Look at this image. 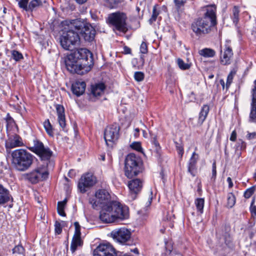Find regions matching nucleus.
I'll return each instance as SVG.
<instances>
[{
  "label": "nucleus",
  "mask_w": 256,
  "mask_h": 256,
  "mask_svg": "<svg viewBox=\"0 0 256 256\" xmlns=\"http://www.w3.org/2000/svg\"><path fill=\"white\" fill-rule=\"evenodd\" d=\"M109 193L105 190L96 192L94 198L89 199V203L95 210L101 209L100 219L104 223H112L129 217L128 208L120 202L110 200Z\"/></svg>",
  "instance_id": "f257e3e1"
},
{
  "label": "nucleus",
  "mask_w": 256,
  "mask_h": 256,
  "mask_svg": "<svg viewBox=\"0 0 256 256\" xmlns=\"http://www.w3.org/2000/svg\"><path fill=\"white\" fill-rule=\"evenodd\" d=\"M67 70L72 74L83 75L90 72L94 66L92 53L86 48H79L65 58Z\"/></svg>",
  "instance_id": "f03ea898"
},
{
  "label": "nucleus",
  "mask_w": 256,
  "mask_h": 256,
  "mask_svg": "<svg viewBox=\"0 0 256 256\" xmlns=\"http://www.w3.org/2000/svg\"><path fill=\"white\" fill-rule=\"evenodd\" d=\"M206 11L203 17L196 19L191 24V29L197 36L209 34L217 24L216 6H207Z\"/></svg>",
  "instance_id": "7ed1b4c3"
},
{
  "label": "nucleus",
  "mask_w": 256,
  "mask_h": 256,
  "mask_svg": "<svg viewBox=\"0 0 256 256\" xmlns=\"http://www.w3.org/2000/svg\"><path fill=\"white\" fill-rule=\"evenodd\" d=\"M11 155L14 166L20 172H24L30 168L36 158L31 153L22 148L14 150Z\"/></svg>",
  "instance_id": "20e7f679"
},
{
  "label": "nucleus",
  "mask_w": 256,
  "mask_h": 256,
  "mask_svg": "<svg viewBox=\"0 0 256 256\" xmlns=\"http://www.w3.org/2000/svg\"><path fill=\"white\" fill-rule=\"evenodd\" d=\"M72 20L64 22L68 28H64L60 38V46L66 50H70L72 46L78 44L80 42L78 32L74 28H72Z\"/></svg>",
  "instance_id": "39448f33"
},
{
  "label": "nucleus",
  "mask_w": 256,
  "mask_h": 256,
  "mask_svg": "<svg viewBox=\"0 0 256 256\" xmlns=\"http://www.w3.org/2000/svg\"><path fill=\"white\" fill-rule=\"evenodd\" d=\"M72 28H74L86 42H92L94 40L96 31L91 24L80 18L72 20Z\"/></svg>",
  "instance_id": "423d86ee"
},
{
  "label": "nucleus",
  "mask_w": 256,
  "mask_h": 256,
  "mask_svg": "<svg viewBox=\"0 0 256 256\" xmlns=\"http://www.w3.org/2000/svg\"><path fill=\"white\" fill-rule=\"evenodd\" d=\"M142 172V162L139 157L130 153L127 155L124 162V174L128 178H132Z\"/></svg>",
  "instance_id": "0eeeda50"
},
{
  "label": "nucleus",
  "mask_w": 256,
  "mask_h": 256,
  "mask_svg": "<svg viewBox=\"0 0 256 256\" xmlns=\"http://www.w3.org/2000/svg\"><path fill=\"white\" fill-rule=\"evenodd\" d=\"M127 18L126 13L118 11L109 14L106 22L113 27L114 30L126 33L128 30L126 22Z\"/></svg>",
  "instance_id": "6e6552de"
},
{
  "label": "nucleus",
  "mask_w": 256,
  "mask_h": 256,
  "mask_svg": "<svg viewBox=\"0 0 256 256\" xmlns=\"http://www.w3.org/2000/svg\"><path fill=\"white\" fill-rule=\"evenodd\" d=\"M47 166L42 165L24 175V178L32 184L46 180L49 175Z\"/></svg>",
  "instance_id": "1a4fd4ad"
},
{
  "label": "nucleus",
  "mask_w": 256,
  "mask_h": 256,
  "mask_svg": "<svg viewBox=\"0 0 256 256\" xmlns=\"http://www.w3.org/2000/svg\"><path fill=\"white\" fill-rule=\"evenodd\" d=\"M111 236L115 242L120 244L130 245L132 243V232L125 228L113 230L111 232Z\"/></svg>",
  "instance_id": "9d476101"
},
{
  "label": "nucleus",
  "mask_w": 256,
  "mask_h": 256,
  "mask_svg": "<svg viewBox=\"0 0 256 256\" xmlns=\"http://www.w3.org/2000/svg\"><path fill=\"white\" fill-rule=\"evenodd\" d=\"M120 128L116 124L106 126L104 132V138L108 146H112L120 136Z\"/></svg>",
  "instance_id": "9b49d317"
},
{
  "label": "nucleus",
  "mask_w": 256,
  "mask_h": 256,
  "mask_svg": "<svg viewBox=\"0 0 256 256\" xmlns=\"http://www.w3.org/2000/svg\"><path fill=\"white\" fill-rule=\"evenodd\" d=\"M96 182V177L92 173L88 172L82 176L80 179L78 188L80 192L85 193Z\"/></svg>",
  "instance_id": "f8f14e48"
},
{
  "label": "nucleus",
  "mask_w": 256,
  "mask_h": 256,
  "mask_svg": "<svg viewBox=\"0 0 256 256\" xmlns=\"http://www.w3.org/2000/svg\"><path fill=\"white\" fill-rule=\"evenodd\" d=\"M93 256H117V252L110 243H101L93 250Z\"/></svg>",
  "instance_id": "ddd939ff"
},
{
  "label": "nucleus",
  "mask_w": 256,
  "mask_h": 256,
  "mask_svg": "<svg viewBox=\"0 0 256 256\" xmlns=\"http://www.w3.org/2000/svg\"><path fill=\"white\" fill-rule=\"evenodd\" d=\"M143 186L142 181L139 178H135L129 181L128 187L130 190L128 197L131 200H134L141 191Z\"/></svg>",
  "instance_id": "4468645a"
},
{
  "label": "nucleus",
  "mask_w": 256,
  "mask_h": 256,
  "mask_svg": "<svg viewBox=\"0 0 256 256\" xmlns=\"http://www.w3.org/2000/svg\"><path fill=\"white\" fill-rule=\"evenodd\" d=\"M224 45V52L220 49V63L223 65H228L231 63L232 58L233 56V52L232 48L229 44V42L226 41Z\"/></svg>",
  "instance_id": "2eb2a0df"
},
{
  "label": "nucleus",
  "mask_w": 256,
  "mask_h": 256,
  "mask_svg": "<svg viewBox=\"0 0 256 256\" xmlns=\"http://www.w3.org/2000/svg\"><path fill=\"white\" fill-rule=\"evenodd\" d=\"M254 84L251 90L252 102L248 121L250 122L256 123V80L254 81Z\"/></svg>",
  "instance_id": "dca6fc26"
},
{
  "label": "nucleus",
  "mask_w": 256,
  "mask_h": 256,
  "mask_svg": "<svg viewBox=\"0 0 256 256\" xmlns=\"http://www.w3.org/2000/svg\"><path fill=\"white\" fill-rule=\"evenodd\" d=\"M24 145L22 138L16 134L9 135L6 141L5 146L6 149H12L16 147L22 146Z\"/></svg>",
  "instance_id": "f3484780"
},
{
  "label": "nucleus",
  "mask_w": 256,
  "mask_h": 256,
  "mask_svg": "<svg viewBox=\"0 0 256 256\" xmlns=\"http://www.w3.org/2000/svg\"><path fill=\"white\" fill-rule=\"evenodd\" d=\"M35 154L40 158L42 161L46 162V166H48V164H49L52 167L54 166V162L50 160V158L53 154V152L48 146H44Z\"/></svg>",
  "instance_id": "a211bd4d"
},
{
  "label": "nucleus",
  "mask_w": 256,
  "mask_h": 256,
  "mask_svg": "<svg viewBox=\"0 0 256 256\" xmlns=\"http://www.w3.org/2000/svg\"><path fill=\"white\" fill-rule=\"evenodd\" d=\"M11 200H12V197L9 190L0 184V205L7 203Z\"/></svg>",
  "instance_id": "6ab92c4d"
},
{
  "label": "nucleus",
  "mask_w": 256,
  "mask_h": 256,
  "mask_svg": "<svg viewBox=\"0 0 256 256\" xmlns=\"http://www.w3.org/2000/svg\"><path fill=\"white\" fill-rule=\"evenodd\" d=\"M56 108L58 124L62 129L64 130L66 126L64 108L63 106L61 104H57Z\"/></svg>",
  "instance_id": "aec40b11"
},
{
  "label": "nucleus",
  "mask_w": 256,
  "mask_h": 256,
  "mask_svg": "<svg viewBox=\"0 0 256 256\" xmlns=\"http://www.w3.org/2000/svg\"><path fill=\"white\" fill-rule=\"evenodd\" d=\"M86 87L85 82H76L72 84V90L74 94L77 96H80L84 92Z\"/></svg>",
  "instance_id": "412c9836"
},
{
  "label": "nucleus",
  "mask_w": 256,
  "mask_h": 256,
  "mask_svg": "<svg viewBox=\"0 0 256 256\" xmlns=\"http://www.w3.org/2000/svg\"><path fill=\"white\" fill-rule=\"evenodd\" d=\"M106 86L103 82H99L91 86V94L94 97L100 96L104 94Z\"/></svg>",
  "instance_id": "4be33fe9"
},
{
  "label": "nucleus",
  "mask_w": 256,
  "mask_h": 256,
  "mask_svg": "<svg viewBox=\"0 0 256 256\" xmlns=\"http://www.w3.org/2000/svg\"><path fill=\"white\" fill-rule=\"evenodd\" d=\"M149 133L150 134V142L153 145L154 152L157 156H160L161 155V147L157 140V135L154 134L152 130H150Z\"/></svg>",
  "instance_id": "5701e85b"
},
{
  "label": "nucleus",
  "mask_w": 256,
  "mask_h": 256,
  "mask_svg": "<svg viewBox=\"0 0 256 256\" xmlns=\"http://www.w3.org/2000/svg\"><path fill=\"white\" fill-rule=\"evenodd\" d=\"M210 110L209 106L208 104H204L201 108L199 114L198 124L202 125L207 117Z\"/></svg>",
  "instance_id": "b1692460"
},
{
  "label": "nucleus",
  "mask_w": 256,
  "mask_h": 256,
  "mask_svg": "<svg viewBox=\"0 0 256 256\" xmlns=\"http://www.w3.org/2000/svg\"><path fill=\"white\" fill-rule=\"evenodd\" d=\"M44 146V144L39 140L35 138L32 140V146L28 147L31 152L36 154Z\"/></svg>",
  "instance_id": "393cba45"
},
{
  "label": "nucleus",
  "mask_w": 256,
  "mask_h": 256,
  "mask_svg": "<svg viewBox=\"0 0 256 256\" xmlns=\"http://www.w3.org/2000/svg\"><path fill=\"white\" fill-rule=\"evenodd\" d=\"M82 243L83 242L81 238V236H73L70 247V250L72 253H74L76 251L78 246H82Z\"/></svg>",
  "instance_id": "a878e982"
},
{
  "label": "nucleus",
  "mask_w": 256,
  "mask_h": 256,
  "mask_svg": "<svg viewBox=\"0 0 256 256\" xmlns=\"http://www.w3.org/2000/svg\"><path fill=\"white\" fill-rule=\"evenodd\" d=\"M199 54L205 58H212L216 55V52L212 48H204L199 51Z\"/></svg>",
  "instance_id": "bb28decb"
},
{
  "label": "nucleus",
  "mask_w": 256,
  "mask_h": 256,
  "mask_svg": "<svg viewBox=\"0 0 256 256\" xmlns=\"http://www.w3.org/2000/svg\"><path fill=\"white\" fill-rule=\"evenodd\" d=\"M239 8L238 6H234L232 10V14L230 18L232 20L234 24L236 26L239 22Z\"/></svg>",
  "instance_id": "cd10ccee"
},
{
  "label": "nucleus",
  "mask_w": 256,
  "mask_h": 256,
  "mask_svg": "<svg viewBox=\"0 0 256 256\" xmlns=\"http://www.w3.org/2000/svg\"><path fill=\"white\" fill-rule=\"evenodd\" d=\"M44 127L50 136H54V128L48 119L46 120L43 123Z\"/></svg>",
  "instance_id": "c85d7f7f"
},
{
  "label": "nucleus",
  "mask_w": 256,
  "mask_h": 256,
  "mask_svg": "<svg viewBox=\"0 0 256 256\" xmlns=\"http://www.w3.org/2000/svg\"><path fill=\"white\" fill-rule=\"evenodd\" d=\"M10 54L11 58L13 59L16 62H20L24 58L22 54L16 50H12Z\"/></svg>",
  "instance_id": "c756f323"
},
{
  "label": "nucleus",
  "mask_w": 256,
  "mask_h": 256,
  "mask_svg": "<svg viewBox=\"0 0 256 256\" xmlns=\"http://www.w3.org/2000/svg\"><path fill=\"white\" fill-rule=\"evenodd\" d=\"M198 212L200 214L204 212V198H197L194 202Z\"/></svg>",
  "instance_id": "7c9ffc66"
},
{
  "label": "nucleus",
  "mask_w": 256,
  "mask_h": 256,
  "mask_svg": "<svg viewBox=\"0 0 256 256\" xmlns=\"http://www.w3.org/2000/svg\"><path fill=\"white\" fill-rule=\"evenodd\" d=\"M6 122V130H8L9 128H12L14 126H17L16 123L14 118L10 116L9 113H8L6 118H4Z\"/></svg>",
  "instance_id": "2f4dec72"
},
{
  "label": "nucleus",
  "mask_w": 256,
  "mask_h": 256,
  "mask_svg": "<svg viewBox=\"0 0 256 256\" xmlns=\"http://www.w3.org/2000/svg\"><path fill=\"white\" fill-rule=\"evenodd\" d=\"M28 5V12H32L33 10L40 6L42 4V2L40 0H30Z\"/></svg>",
  "instance_id": "473e14b6"
},
{
  "label": "nucleus",
  "mask_w": 256,
  "mask_h": 256,
  "mask_svg": "<svg viewBox=\"0 0 256 256\" xmlns=\"http://www.w3.org/2000/svg\"><path fill=\"white\" fill-rule=\"evenodd\" d=\"M122 0H105L106 4L110 8H116Z\"/></svg>",
  "instance_id": "72a5a7b5"
},
{
  "label": "nucleus",
  "mask_w": 256,
  "mask_h": 256,
  "mask_svg": "<svg viewBox=\"0 0 256 256\" xmlns=\"http://www.w3.org/2000/svg\"><path fill=\"white\" fill-rule=\"evenodd\" d=\"M236 203V198L234 194L232 193H228L227 196V206L232 208Z\"/></svg>",
  "instance_id": "f704fd0d"
},
{
  "label": "nucleus",
  "mask_w": 256,
  "mask_h": 256,
  "mask_svg": "<svg viewBox=\"0 0 256 256\" xmlns=\"http://www.w3.org/2000/svg\"><path fill=\"white\" fill-rule=\"evenodd\" d=\"M158 6V5L156 4L153 7L152 14L150 18L148 20L150 24H152L156 20V18L160 14L159 11L157 9Z\"/></svg>",
  "instance_id": "c9c22d12"
},
{
  "label": "nucleus",
  "mask_w": 256,
  "mask_h": 256,
  "mask_svg": "<svg viewBox=\"0 0 256 256\" xmlns=\"http://www.w3.org/2000/svg\"><path fill=\"white\" fill-rule=\"evenodd\" d=\"M12 251L14 254H16L24 256L25 249L21 244H18L14 247Z\"/></svg>",
  "instance_id": "e433bc0d"
},
{
  "label": "nucleus",
  "mask_w": 256,
  "mask_h": 256,
  "mask_svg": "<svg viewBox=\"0 0 256 256\" xmlns=\"http://www.w3.org/2000/svg\"><path fill=\"white\" fill-rule=\"evenodd\" d=\"M236 72H237L236 68H234L230 71V74H228V78H227V81H226V86L227 88H228L230 86V84L232 83L233 78H234V75H236Z\"/></svg>",
  "instance_id": "4c0bfd02"
},
{
  "label": "nucleus",
  "mask_w": 256,
  "mask_h": 256,
  "mask_svg": "<svg viewBox=\"0 0 256 256\" xmlns=\"http://www.w3.org/2000/svg\"><path fill=\"white\" fill-rule=\"evenodd\" d=\"M178 64L181 70H186L190 68L189 64L185 63L184 60L180 58L178 59Z\"/></svg>",
  "instance_id": "58836bf2"
},
{
  "label": "nucleus",
  "mask_w": 256,
  "mask_h": 256,
  "mask_svg": "<svg viewBox=\"0 0 256 256\" xmlns=\"http://www.w3.org/2000/svg\"><path fill=\"white\" fill-rule=\"evenodd\" d=\"M188 172L193 176L194 177L197 172V167L196 165L188 164Z\"/></svg>",
  "instance_id": "ea45409f"
},
{
  "label": "nucleus",
  "mask_w": 256,
  "mask_h": 256,
  "mask_svg": "<svg viewBox=\"0 0 256 256\" xmlns=\"http://www.w3.org/2000/svg\"><path fill=\"white\" fill-rule=\"evenodd\" d=\"M144 78V73L142 72H136L134 74V78L138 82H142Z\"/></svg>",
  "instance_id": "a19ab883"
},
{
  "label": "nucleus",
  "mask_w": 256,
  "mask_h": 256,
  "mask_svg": "<svg viewBox=\"0 0 256 256\" xmlns=\"http://www.w3.org/2000/svg\"><path fill=\"white\" fill-rule=\"evenodd\" d=\"M236 146L237 150H243L246 149V144L242 140H238Z\"/></svg>",
  "instance_id": "79ce46f5"
},
{
  "label": "nucleus",
  "mask_w": 256,
  "mask_h": 256,
  "mask_svg": "<svg viewBox=\"0 0 256 256\" xmlns=\"http://www.w3.org/2000/svg\"><path fill=\"white\" fill-rule=\"evenodd\" d=\"M255 186H252L248 188L244 193V196L246 198H250L255 191Z\"/></svg>",
  "instance_id": "37998d69"
},
{
  "label": "nucleus",
  "mask_w": 256,
  "mask_h": 256,
  "mask_svg": "<svg viewBox=\"0 0 256 256\" xmlns=\"http://www.w3.org/2000/svg\"><path fill=\"white\" fill-rule=\"evenodd\" d=\"M198 158V155L196 154L195 152H194L192 154V156L189 160L188 164L196 165L197 164V162Z\"/></svg>",
  "instance_id": "c03bdc74"
},
{
  "label": "nucleus",
  "mask_w": 256,
  "mask_h": 256,
  "mask_svg": "<svg viewBox=\"0 0 256 256\" xmlns=\"http://www.w3.org/2000/svg\"><path fill=\"white\" fill-rule=\"evenodd\" d=\"M65 206H66L58 202L57 210L59 215L62 216H66V214L64 210Z\"/></svg>",
  "instance_id": "a18cd8bd"
},
{
  "label": "nucleus",
  "mask_w": 256,
  "mask_h": 256,
  "mask_svg": "<svg viewBox=\"0 0 256 256\" xmlns=\"http://www.w3.org/2000/svg\"><path fill=\"white\" fill-rule=\"evenodd\" d=\"M30 0H20L18 2L19 6L24 10L28 11V4Z\"/></svg>",
  "instance_id": "49530a36"
},
{
  "label": "nucleus",
  "mask_w": 256,
  "mask_h": 256,
  "mask_svg": "<svg viewBox=\"0 0 256 256\" xmlns=\"http://www.w3.org/2000/svg\"><path fill=\"white\" fill-rule=\"evenodd\" d=\"M74 226L75 227L74 234V236H81V232H80V226L78 222H74Z\"/></svg>",
  "instance_id": "de8ad7c7"
},
{
  "label": "nucleus",
  "mask_w": 256,
  "mask_h": 256,
  "mask_svg": "<svg viewBox=\"0 0 256 256\" xmlns=\"http://www.w3.org/2000/svg\"><path fill=\"white\" fill-rule=\"evenodd\" d=\"M216 176V162H214L212 164V175L211 176V180L214 182Z\"/></svg>",
  "instance_id": "09e8293b"
},
{
  "label": "nucleus",
  "mask_w": 256,
  "mask_h": 256,
  "mask_svg": "<svg viewBox=\"0 0 256 256\" xmlns=\"http://www.w3.org/2000/svg\"><path fill=\"white\" fill-rule=\"evenodd\" d=\"M130 146L132 149L139 152H142V150L141 144L140 142H134Z\"/></svg>",
  "instance_id": "8fccbe9b"
},
{
  "label": "nucleus",
  "mask_w": 256,
  "mask_h": 256,
  "mask_svg": "<svg viewBox=\"0 0 256 256\" xmlns=\"http://www.w3.org/2000/svg\"><path fill=\"white\" fill-rule=\"evenodd\" d=\"M54 230L56 234H60L62 232V224L60 222L56 221L54 224Z\"/></svg>",
  "instance_id": "3c124183"
},
{
  "label": "nucleus",
  "mask_w": 256,
  "mask_h": 256,
  "mask_svg": "<svg viewBox=\"0 0 256 256\" xmlns=\"http://www.w3.org/2000/svg\"><path fill=\"white\" fill-rule=\"evenodd\" d=\"M140 52L143 54H146L148 52V46L146 43L143 42L140 46Z\"/></svg>",
  "instance_id": "603ef678"
},
{
  "label": "nucleus",
  "mask_w": 256,
  "mask_h": 256,
  "mask_svg": "<svg viewBox=\"0 0 256 256\" xmlns=\"http://www.w3.org/2000/svg\"><path fill=\"white\" fill-rule=\"evenodd\" d=\"M254 202L255 200L254 198H253L251 202L250 210L252 214H254L256 216V206L254 205Z\"/></svg>",
  "instance_id": "864d4df0"
},
{
  "label": "nucleus",
  "mask_w": 256,
  "mask_h": 256,
  "mask_svg": "<svg viewBox=\"0 0 256 256\" xmlns=\"http://www.w3.org/2000/svg\"><path fill=\"white\" fill-rule=\"evenodd\" d=\"M187 0H174L175 6L178 8H180L186 3Z\"/></svg>",
  "instance_id": "5fc2aeb1"
},
{
  "label": "nucleus",
  "mask_w": 256,
  "mask_h": 256,
  "mask_svg": "<svg viewBox=\"0 0 256 256\" xmlns=\"http://www.w3.org/2000/svg\"><path fill=\"white\" fill-rule=\"evenodd\" d=\"M131 26L134 28L136 29L140 26V22L138 20L136 19L132 21V25Z\"/></svg>",
  "instance_id": "6e6d98bb"
},
{
  "label": "nucleus",
  "mask_w": 256,
  "mask_h": 256,
  "mask_svg": "<svg viewBox=\"0 0 256 256\" xmlns=\"http://www.w3.org/2000/svg\"><path fill=\"white\" fill-rule=\"evenodd\" d=\"M247 139L250 140L256 138V132H254L252 133L248 132L246 136Z\"/></svg>",
  "instance_id": "4d7b16f0"
},
{
  "label": "nucleus",
  "mask_w": 256,
  "mask_h": 256,
  "mask_svg": "<svg viewBox=\"0 0 256 256\" xmlns=\"http://www.w3.org/2000/svg\"><path fill=\"white\" fill-rule=\"evenodd\" d=\"M166 252H168L169 254H170L172 250V246H171V244L168 242L166 243Z\"/></svg>",
  "instance_id": "13d9d810"
},
{
  "label": "nucleus",
  "mask_w": 256,
  "mask_h": 256,
  "mask_svg": "<svg viewBox=\"0 0 256 256\" xmlns=\"http://www.w3.org/2000/svg\"><path fill=\"white\" fill-rule=\"evenodd\" d=\"M176 144V148L177 150H178V154L182 155L184 154V148H183L180 146L177 142H175Z\"/></svg>",
  "instance_id": "bf43d9fd"
},
{
  "label": "nucleus",
  "mask_w": 256,
  "mask_h": 256,
  "mask_svg": "<svg viewBox=\"0 0 256 256\" xmlns=\"http://www.w3.org/2000/svg\"><path fill=\"white\" fill-rule=\"evenodd\" d=\"M236 139V132L235 130H233L231 134L230 140L232 142H235Z\"/></svg>",
  "instance_id": "052dcab7"
},
{
  "label": "nucleus",
  "mask_w": 256,
  "mask_h": 256,
  "mask_svg": "<svg viewBox=\"0 0 256 256\" xmlns=\"http://www.w3.org/2000/svg\"><path fill=\"white\" fill-rule=\"evenodd\" d=\"M231 242L232 240L230 236L228 234V236L225 238V244L227 246H230Z\"/></svg>",
  "instance_id": "680f3d73"
},
{
  "label": "nucleus",
  "mask_w": 256,
  "mask_h": 256,
  "mask_svg": "<svg viewBox=\"0 0 256 256\" xmlns=\"http://www.w3.org/2000/svg\"><path fill=\"white\" fill-rule=\"evenodd\" d=\"M124 54H130L131 53V49L127 46L124 47Z\"/></svg>",
  "instance_id": "e2e57ef3"
},
{
  "label": "nucleus",
  "mask_w": 256,
  "mask_h": 256,
  "mask_svg": "<svg viewBox=\"0 0 256 256\" xmlns=\"http://www.w3.org/2000/svg\"><path fill=\"white\" fill-rule=\"evenodd\" d=\"M227 182L228 184V188H231L233 186V183L232 182V180L230 177H228L227 178Z\"/></svg>",
  "instance_id": "0e129e2a"
},
{
  "label": "nucleus",
  "mask_w": 256,
  "mask_h": 256,
  "mask_svg": "<svg viewBox=\"0 0 256 256\" xmlns=\"http://www.w3.org/2000/svg\"><path fill=\"white\" fill-rule=\"evenodd\" d=\"M139 132H140V129L138 128H136L134 129V136L136 138H137L139 136Z\"/></svg>",
  "instance_id": "69168bd1"
},
{
  "label": "nucleus",
  "mask_w": 256,
  "mask_h": 256,
  "mask_svg": "<svg viewBox=\"0 0 256 256\" xmlns=\"http://www.w3.org/2000/svg\"><path fill=\"white\" fill-rule=\"evenodd\" d=\"M67 202H68L67 198H66L62 201L58 202L60 203V204H62L63 205L66 206L67 203Z\"/></svg>",
  "instance_id": "338daca9"
},
{
  "label": "nucleus",
  "mask_w": 256,
  "mask_h": 256,
  "mask_svg": "<svg viewBox=\"0 0 256 256\" xmlns=\"http://www.w3.org/2000/svg\"><path fill=\"white\" fill-rule=\"evenodd\" d=\"M77 3L79 4H83L86 2L88 0H75Z\"/></svg>",
  "instance_id": "774afa93"
}]
</instances>
